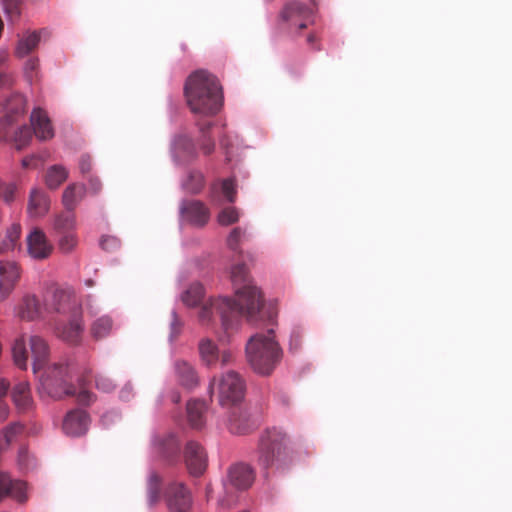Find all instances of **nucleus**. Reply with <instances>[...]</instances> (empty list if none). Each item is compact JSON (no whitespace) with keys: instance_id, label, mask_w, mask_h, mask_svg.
<instances>
[{"instance_id":"25","label":"nucleus","mask_w":512,"mask_h":512,"mask_svg":"<svg viewBox=\"0 0 512 512\" xmlns=\"http://www.w3.org/2000/svg\"><path fill=\"white\" fill-rule=\"evenodd\" d=\"M52 227L58 234L74 231L76 229V216L74 211L65 208L64 211L55 214Z\"/></svg>"},{"instance_id":"52","label":"nucleus","mask_w":512,"mask_h":512,"mask_svg":"<svg viewBox=\"0 0 512 512\" xmlns=\"http://www.w3.org/2000/svg\"><path fill=\"white\" fill-rule=\"evenodd\" d=\"M0 195H2L5 202L9 203L13 200L15 193V186L12 184L1 183Z\"/></svg>"},{"instance_id":"57","label":"nucleus","mask_w":512,"mask_h":512,"mask_svg":"<svg viewBox=\"0 0 512 512\" xmlns=\"http://www.w3.org/2000/svg\"><path fill=\"white\" fill-rule=\"evenodd\" d=\"M8 389L9 383L4 379H0V398L6 395Z\"/></svg>"},{"instance_id":"24","label":"nucleus","mask_w":512,"mask_h":512,"mask_svg":"<svg viewBox=\"0 0 512 512\" xmlns=\"http://www.w3.org/2000/svg\"><path fill=\"white\" fill-rule=\"evenodd\" d=\"M87 192L84 184L73 183L66 187L62 196V203L66 209L73 210L83 200Z\"/></svg>"},{"instance_id":"63","label":"nucleus","mask_w":512,"mask_h":512,"mask_svg":"<svg viewBox=\"0 0 512 512\" xmlns=\"http://www.w3.org/2000/svg\"><path fill=\"white\" fill-rule=\"evenodd\" d=\"M173 400H174L175 402H179V396H176Z\"/></svg>"},{"instance_id":"53","label":"nucleus","mask_w":512,"mask_h":512,"mask_svg":"<svg viewBox=\"0 0 512 512\" xmlns=\"http://www.w3.org/2000/svg\"><path fill=\"white\" fill-rule=\"evenodd\" d=\"M234 355L231 350L225 349L219 352V363L222 366L229 365L233 362Z\"/></svg>"},{"instance_id":"58","label":"nucleus","mask_w":512,"mask_h":512,"mask_svg":"<svg viewBox=\"0 0 512 512\" xmlns=\"http://www.w3.org/2000/svg\"><path fill=\"white\" fill-rule=\"evenodd\" d=\"M33 160H34L33 158H29V159L25 158V159H23V161H22L23 167L27 168V167L32 166Z\"/></svg>"},{"instance_id":"38","label":"nucleus","mask_w":512,"mask_h":512,"mask_svg":"<svg viewBox=\"0 0 512 512\" xmlns=\"http://www.w3.org/2000/svg\"><path fill=\"white\" fill-rule=\"evenodd\" d=\"M12 354H13L14 363L20 369H26L27 362H28V352H27L25 340L23 337H20L15 340L13 347H12Z\"/></svg>"},{"instance_id":"5","label":"nucleus","mask_w":512,"mask_h":512,"mask_svg":"<svg viewBox=\"0 0 512 512\" xmlns=\"http://www.w3.org/2000/svg\"><path fill=\"white\" fill-rule=\"evenodd\" d=\"M282 349L275 340L273 329L251 336L246 345V357L254 372L269 376L282 359Z\"/></svg>"},{"instance_id":"48","label":"nucleus","mask_w":512,"mask_h":512,"mask_svg":"<svg viewBox=\"0 0 512 512\" xmlns=\"http://www.w3.org/2000/svg\"><path fill=\"white\" fill-rule=\"evenodd\" d=\"M222 192H223L224 196L226 197V199L230 203H233L235 201L236 188H235V183L232 179H225L222 182Z\"/></svg>"},{"instance_id":"7","label":"nucleus","mask_w":512,"mask_h":512,"mask_svg":"<svg viewBox=\"0 0 512 512\" xmlns=\"http://www.w3.org/2000/svg\"><path fill=\"white\" fill-rule=\"evenodd\" d=\"M218 399L222 406L236 404L244 397L245 385L240 375L229 371L217 383Z\"/></svg>"},{"instance_id":"2","label":"nucleus","mask_w":512,"mask_h":512,"mask_svg":"<svg viewBox=\"0 0 512 512\" xmlns=\"http://www.w3.org/2000/svg\"><path fill=\"white\" fill-rule=\"evenodd\" d=\"M230 278L235 287L236 299L222 297L215 302V306L221 312L224 326L227 328L233 325L229 314L235 319L238 316H244L251 323L261 320L264 305L263 297L259 289L253 284L246 265L244 263L232 265Z\"/></svg>"},{"instance_id":"47","label":"nucleus","mask_w":512,"mask_h":512,"mask_svg":"<svg viewBox=\"0 0 512 512\" xmlns=\"http://www.w3.org/2000/svg\"><path fill=\"white\" fill-rule=\"evenodd\" d=\"M100 246L107 252H114L120 248V240L115 236L105 235L101 237Z\"/></svg>"},{"instance_id":"8","label":"nucleus","mask_w":512,"mask_h":512,"mask_svg":"<svg viewBox=\"0 0 512 512\" xmlns=\"http://www.w3.org/2000/svg\"><path fill=\"white\" fill-rule=\"evenodd\" d=\"M47 305L52 311L69 316L80 315L82 312L81 303L71 288H54L51 298L47 299Z\"/></svg>"},{"instance_id":"6","label":"nucleus","mask_w":512,"mask_h":512,"mask_svg":"<svg viewBox=\"0 0 512 512\" xmlns=\"http://www.w3.org/2000/svg\"><path fill=\"white\" fill-rule=\"evenodd\" d=\"M26 101L21 94L10 95L3 104L0 117V141L12 142L20 150L32 139V130L26 125L19 126L26 111Z\"/></svg>"},{"instance_id":"41","label":"nucleus","mask_w":512,"mask_h":512,"mask_svg":"<svg viewBox=\"0 0 512 512\" xmlns=\"http://www.w3.org/2000/svg\"><path fill=\"white\" fill-rule=\"evenodd\" d=\"M185 189L192 193L198 194L204 187V176L200 172H191L184 182Z\"/></svg>"},{"instance_id":"18","label":"nucleus","mask_w":512,"mask_h":512,"mask_svg":"<svg viewBox=\"0 0 512 512\" xmlns=\"http://www.w3.org/2000/svg\"><path fill=\"white\" fill-rule=\"evenodd\" d=\"M6 497L14 498L19 502L26 501V483L12 479L8 473L0 471V502Z\"/></svg>"},{"instance_id":"64","label":"nucleus","mask_w":512,"mask_h":512,"mask_svg":"<svg viewBox=\"0 0 512 512\" xmlns=\"http://www.w3.org/2000/svg\"><path fill=\"white\" fill-rule=\"evenodd\" d=\"M273 318V315L272 314H269V320L271 321Z\"/></svg>"},{"instance_id":"55","label":"nucleus","mask_w":512,"mask_h":512,"mask_svg":"<svg viewBox=\"0 0 512 512\" xmlns=\"http://www.w3.org/2000/svg\"><path fill=\"white\" fill-rule=\"evenodd\" d=\"M9 407L7 404L0 402V422L5 421L9 416Z\"/></svg>"},{"instance_id":"30","label":"nucleus","mask_w":512,"mask_h":512,"mask_svg":"<svg viewBox=\"0 0 512 512\" xmlns=\"http://www.w3.org/2000/svg\"><path fill=\"white\" fill-rule=\"evenodd\" d=\"M174 152L183 160H191L197 156L196 146L189 136H179L174 141Z\"/></svg>"},{"instance_id":"14","label":"nucleus","mask_w":512,"mask_h":512,"mask_svg":"<svg viewBox=\"0 0 512 512\" xmlns=\"http://www.w3.org/2000/svg\"><path fill=\"white\" fill-rule=\"evenodd\" d=\"M21 277V268L16 262L0 261V303L7 299Z\"/></svg>"},{"instance_id":"33","label":"nucleus","mask_w":512,"mask_h":512,"mask_svg":"<svg viewBox=\"0 0 512 512\" xmlns=\"http://www.w3.org/2000/svg\"><path fill=\"white\" fill-rule=\"evenodd\" d=\"M40 34L36 31L25 34L18 42L16 55L20 58L25 57L33 51L39 44Z\"/></svg>"},{"instance_id":"31","label":"nucleus","mask_w":512,"mask_h":512,"mask_svg":"<svg viewBox=\"0 0 512 512\" xmlns=\"http://www.w3.org/2000/svg\"><path fill=\"white\" fill-rule=\"evenodd\" d=\"M113 329V320L111 317L104 315L95 319L90 325L91 337L98 341L110 335Z\"/></svg>"},{"instance_id":"54","label":"nucleus","mask_w":512,"mask_h":512,"mask_svg":"<svg viewBox=\"0 0 512 512\" xmlns=\"http://www.w3.org/2000/svg\"><path fill=\"white\" fill-rule=\"evenodd\" d=\"M132 394H133L132 386L130 384H127L121 389L120 398L122 400L128 401L132 397Z\"/></svg>"},{"instance_id":"3","label":"nucleus","mask_w":512,"mask_h":512,"mask_svg":"<svg viewBox=\"0 0 512 512\" xmlns=\"http://www.w3.org/2000/svg\"><path fill=\"white\" fill-rule=\"evenodd\" d=\"M185 96L195 114L213 116L223 104L222 87L218 79L207 71H197L189 76L185 84Z\"/></svg>"},{"instance_id":"42","label":"nucleus","mask_w":512,"mask_h":512,"mask_svg":"<svg viewBox=\"0 0 512 512\" xmlns=\"http://www.w3.org/2000/svg\"><path fill=\"white\" fill-rule=\"evenodd\" d=\"M246 231L241 227H235L227 238V245L229 249L239 255H242V251L239 249L240 242L246 238Z\"/></svg>"},{"instance_id":"39","label":"nucleus","mask_w":512,"mask_h":512,"mask_svg":"<svg viewBox=\"0 0 512 512\" xmlns=\"http://www.w3.org/2000/svg\"><path fill=\"white\" fill-rule=\"evenodd\" d=\"M212 127V122H206L203 124H199V130L201 133V137L199 140L200 149L205 155H210L213 153L215 149V142L213 138L209 135V131Z\"/></svg>"},{"instance_id":"16","label":"nucleus","mask_w":512,"mask_h":512,"mask_svg":"<svg viewBox=\"0 0 512 512\" xmlns=\"http://www.w3.org/2000/svg\"><path fill=\"white\" fill-rule=\"evenodd\" d=\"M82 333V312L80 315L70 316L67 323H59L56 327V335L71 345H78L81 342Z\"/></svg>"},{"instance_id":"51","label":"nucleus","mask_w":512,"mask_h":512,"mask_svg":"<svg viewBox=\"0 0 512 512\" xmlns=\"http://www.w3.org/2000/svg\"><path fill=\"white\" fill-rule=\"evenodd\" d=\"M79 170L82 175H86L92 170V159L89 155H82L79 159Z\"/></svg>"},{"instance_id":"45","label":"nucleus","mask_w":512,"mask_h":512,"mask_svg":"<svg viewBox=\"0 0 512 512\" xmlns=\"http://www.w3.org/2000/svg\"><path fill=\"white\" fill-rule=\"evenodd\" d=\"M22 2L23 0H2L4 11L11 20L20 16Z\"/></svg>"},{"instance_id":"37","label":"nucleus","mask_w":512,"mask_h":512,"mask_svg":"<svg viewBox=\"0 0 512 512\" xmlns=\"http://www.w3.org/2000/svg\"><path fill=\"white\" fill-rule=\"evenodd\" d=\"M204 295V288L200 283L191 284L182 294V301L189 307L198 305Z\"/></svg>"},{"instance_id":"46","label":"nucleus","mask_w":512,"mask_h":512,"mask_svg":"<svg viewBox=\"0 0 512 512\" xmlns=\"http://www.w3.org/2000/svg\"><path fill=\"white\" fill-rule=\"evenodd\" d=\"M95 383H96L97 389L101 390L105 393L112 392L116 387V384L114 383V381L110 377L103 375V374H98L95 377Z\"/></svg>"},{"instance_id":"26","label":"nucleus","mask_w":512,"mask_h":512,"mask_svg":"<svg viewBox=\"0 0 512 512\" xmlns=\"http://www.w3.org/2000/svg\"><path fill=\"white\" fill-rule=\"evenodd\" d=\"M12 399L18 410L26 411L30 409L33 401L29 384L26 382L16 384L12 390Z\"/></svg>"},{"instance_id":"19","label":"nucleus","mask_w":512,"mask_h":512,"mask_svg":"<svg viewBox=\"0 0 512 512\" xmlns=\"http://www.w3.org/2000/svg\"><path fill=\"white\" fill-rule=\"evenodd\" d=\"M254 478L253 469L243 463L232 466L228 472L229 486L237 490L248 489L252 485Z\"/></svg>"},{"instance_id":"4","label":"nucleus","mask_w":512,"mask_h":512,"mask_svg":"<svg viewBox=\"0 0 512 512\" xmlns=\"http://www.w3.org/2000/svg\"><path fill=\"white\" fill-rule=\"evenodd\" d=\"M289 437L276 428L267 429L259 436L255 460L264 470L285 469L292 462Z\"/></svg>"},{"instance_id":"44","label":"nucleus","mask_w":512,"mask_h":512,"mask_svg":"<svg viewBox=\"0 0 512 512\" xmlns=\"http://www.w3.org/2000/svg\"><path fill=\"white\" fill-rule=\"evenodd\" d=\"M239 220V213L234 207L224 208L218 215V222L222 226H228Z\"/></svg>"},{"instance_id":"21","label":"nucleus","mask_w":512,"mask_h":512,"mask_svg":"<svg viewBox=\"0 0 512 512\" xmlns=\"http://www.w3.org/2000/svg\"><path fill=\"white\" fill-rule=\"evenodd\" d=\"M181 211L188 221L197 226H204L210 217L209 209L197 200L184 202Z\"/></svg>"},{"instance_id":"34","label":"nucleus","mask_w":512,"mask_h":512,"mask_svg":"<svg viewBox=\"0 0 512 512\" xmlns=\"http://www.w3.org/2000/svg\"><path fill=\"white\" fill-rule=\"evenodd\" d=\"M24 433V425L20 422H12L0 430V436L3 445L8 448L12 443L16 442Z\"/></svg>"},{"instance_id":"56","label":"nucleus","mask_w":512,"mask_h":512,"mask_svg":"<svg viewBox=\"0 0 512 512\" xmlns=\"http://www.w3.org/2000/svg\"><path fill=\"white\" fill-rule=\"evenodd\" d=\"M11 76L7 72H0V87L10 85Z\"/></svg>"},{"instance_id":"29","label":"nucleus","mask_w":512,"mask_h":512,"mask_svg":"<svg viewBox=\"0 0 512 512\" xmlns=\"http://www.w3.org/2000/svg\"><path fill=\"white\" fill-rule=\"evenodd\" d=\"M21 235V226L18 223L12 224L6 231L5 235L0 237V254L13 251L19 247Z\"/></svg>"},{"instance_id":"59","label":"nucleus","mask_w":512,"mask_h":512,"mask_svg":"<svg viewBox=\"0 0 512 512\" xmlns=\"http://www.w3.org/2000/svg\"><path fill=\"white\" fill-rule=\"evenodd\" d=\"M316 41V36L314 34H309L307 37V43L312 45Z\"/></svg>"},{"instance_id":"50","label":"nucleus","mask_w":512,"mask_h":512,"mask_svg":"<svg viewBox=\"0 0 512 512\" xmlns=\"http://www.w3.org/2000/svg\"><path fill=\"white\" fill-rule=\"evenodd\" d=\"M102 190V182L97 176L91 175L88 178V191L92 195H97Z\"/></svg>"},{"instance_id":"11","label":"nucleus","mask_w":512,"mask_h":512,"mask_svg":"<svg viewBox=\"0 0 512 512\" xmlns=\"http://www.w3.org/2000/svg\"><path fill=\"white\" fill-rule=\"evenodd\" d=\"M28 255L34 260L42 261L49 258L54 250L45 232L34 227L26 237Z\"/></svg>"},{"instance_id":"40","label":"nucleus","mask_w":512,"mask_h":512,"mask_svg":"<svg viewBox=\"0 0 512 512\" xmlns=\"http://www.w3.org/2000/svg\"><path fill=\"white\" fill-rule=\"evenodd\" d=\"M220 298L218 299H215L211 302L210 306H203L202 309L200 310V313H199V318L201 321H208L213 313V311L215 310L219 315H220V318H222V315H221V312L217 309V307L215 306V302H217ZM230 316V321L233 322V325L229 326V327H225L224 324H223V319H221V322H222V326L223 328L225 329V331H229V330H232L239 322V319L241 316H238L237 319H235L231 314H229Z\"/></svg>"},{"instance_id":"9","label":"nucleus","mask_w":512,"mask_h":512,"mask_svg":"<svg viewBox=\"0 0 512 512\" xmlns=\"http://www.w3.org/2000/svg\"><path fill=\"white\" fill-rule=\"evenodd\" d=\"M312 13L313 11L310 7L300 2L292 1L285 5L280 17L286 24L289 32L296 34L298 31L307 28Z\"/></svg>"},{"instance_id":"20","label":"nucleus","mask_w":512,"mask_h":512,"mask_svg":"<svg viewBox=\"0 0 512 512\" xmlns=\"http://www.w3.org/2000/svg\"><path fill=\"white\" fill-rule=\"evenodd\" d=\"M30 122L35 136L42 141L50 140L54 137V130L47 113L40 109H34L30 116Z\"/></svg>"},{"instance_id":"43","label":"nucleus","mask_w":512,"mask_h":512,"mask_svg":"<svg viewBox=\"0 0 512 512\" xmlns=\"http://www.w3.org/2000/svg\"><path fill=\"white\" fill-rule=\"evenodd\" d=\"M61 237L58 241V248L63 253L72 252L76 246L78 245V237L77 235L71 231L66 233H60Z\"/></svg>"},{"instance_id":"32","label":"nucleus","mask_w":512,"mask_h":512,"mask_svg":"<svg viewBox=\"0 0 512 512\" xmlns=\"http://www.w3.org/2000/svg\"><path fill=\"white\" fill-rule=\"evenodd\" d=\"M205 403L200 400H193L187 403V416L193 428H201L204 424Z\"/></svg>"},{"instance_id":"36","label":"nucleus","mask_w":512,"mask_h":512,"mask_svg":"<svg viewBox=\"0 0 512 512\" xmlns=\"http://www.w3.org/2000/svg\"><path fill=\"white\" fill-rule=\"evenodd\" d=\"M147 499L149 506H154L161 499V478L156 472H152L148 478Z\"/></svg>"},{"instance_id":"60","label":"nucleus","mask_w":512,"mask_h":512,"mask_svg":"<svg viewBox=\"0 0 512 512\" xmlns=\"http://www.w3.org/2000/svg\"><path fill=\"white\" fill-rule=\"evenodd\" d=\"M233 501H226L224 499L220 500L219 501V504L222 506V507H229L231 504H232Z\"/></svg>"},{"instance_id":"12","label":"nucleus","mask_w":512,"mask_h":512,"mask_svg":"<svg viewBox=\"0 0 512 512\" xmlns=\"http://www.w3.org/2000/svg\"><path fill=\"white\" fill-rule=\"evenodd\" d=\"M184 461L192 476H200L207 468V453L200 443L189 441L184 448Z\"/></svg>"},{"instance_id":"62","label":"nucleus","mask_w":512,"mask_h":512,"mask_svg":"<svg viewBox=\"0 0 512 512\" xmlns=\"http://www.w3.org/2000/svg\"><path fill=\"white\" fill-rule=\"evenodd\" d=\"M215 385H216V382H215V379H214V380H213V382H212V383H211V385H210V387H211V389H212V390H214Z\"/></svg>"},{"instance_id":"49","label":"nucleus","mask_w":512,"mask_h":512,"mask_svg":"<svg viewBox=\"0 0 512 512\" xmlns=\"http://www.w3.org/2000/svg\"><path fill=\"white\" fill-rule=\"evenodd\" d=\"M39 66V61L37 58H31L27 60L25 63V73L27 78L32 81L33 78L36 76V71Z\"/></svg>"},{"instance_id":"23","label":"nucleus","mask_w":512,"mask_h":512,"mask_svg":"<svg viewBox=\"0 0 512 512\" xmlns=\"http://www.w3.org/2000/svg\"><path fill=\"white\" fill-rule=\"evenodd\" d=\"M18 315L23 320L32 321L38 319L42 315V306L34 295H27L23 298Z\"/></svg>"},{"instance_id":"13","label":"nucleus","mask_w":512,"mask_h":512,"mask_svg":"<svg viewBox=\"0 0 512 512\" xmlns=\"http://www.w3.org/2000/svg\"><path fill=\"white\" fill-rule=\"evenodd\" d=\"M165 498L171 512H187L192 504L191 494L181 482L170 483Z\"/></svg>"},{"instance_id":"28","label":"nucleus","mask_w":512,"mask_h":512,"mask_svg":"<svg viewBox=\"0 0 512 512\" xmlns=\"http://www.w3.org/2000/svg\"><path fill=\"white\" fill-rule=\"evenodd\" d=\"M199 354L201 360L209 367H214L219 363V349L216 344L208 339H202L199 342Z\"/></svg>"},{"instance_id":"27","label":"nucleus","mask_w":512,"mask_h":512,"mask_svg":"<svg viewBox=\"0 0 512 512\" xmlns=\"http://www.w3.org/2000/svg\"><path fill=\"white\" fill-rule=\"evenodd\" d=\"M175 371L180 384L186 388L197 385L198 377L194 368L186 361H176Z\"/></svg>"},{"instance_id":"10","label":"nucleus","mask_w":512,"mask_h":512,"mask_svg":"<svg viewBox=\"0 0 512 512\" xmlns=\"http://www.w3.org/2000/svg\"><path fill=\"white\" fill-rule=\"evenodd\" d=\"M226 426L232 434L245 435L253 432L258 427V422L246 409L234 405L228 411Z\"/></svg>"},{"instance_id":"17","label":"nucleus","mask_w":512,"mask_h":512,"mask_svg":"<svg viewBox=\"0 0 512 512\" xmlns=\"http://www.w3.org/2000/svg\"><path fill=\"white\" fill-rule=\"evenodd\" d=\"M153 447L155 453L169 463L177 459L180 450L179 442L173 434L156 435L153 439Z\"/></svg>"},{"instance_id":"61","label":"nucleus","mask_w":512,"mask_h":512,"mask_svg":"<svg viewBox=\"0 0 512 512\" xmlns=\"http://www.w3.org/2000/svg\"><path fill=\"white\" fill-rule=\"evenodd\" d=\"M173 318H174V321L172 323V326H173V330L175 329V325H176V322H177V317H176V313L173 312Z\"/></svg>"},{"instance_id":"22","label":"nucleus","mask_w":512,"mask_h":512,"mask_svg":"<svg viewBox=\"0 0 512 512\" xmlns=\"http://www.w3.org/2000/svg\"><path fill=\"white\" fill-rule=\"evenodd\" d=\"M50 207L49 197L42 191L38 189H33L30 193L29 203H28V214L31 217H41L44 216Z\"/></svg>"},{"instance_id":"35","label":"nucleus","mask_w":512,"mask_h":512,"mask_svg":"<svg viewBox=\"0 0 512 512\" xmlns=\"http://www.w3.org/2000/svg\"><path fill=\"white\" fill-rule=\"evenodd\" d=\"M68 177L67 170L61 165L51 166L45 176L46 185L50 189L58 188Z\"/></svg>"},{"instance_id":"15","label":"nucleus","mask_w":512,"mask_h":512,"mask_svg":"<svg viewBox=\"0 0 512 512\" xmlns=\"http://www.w3.org/2000/svg\"><path fill=\"white\" fill-rule=\"evenodd\" d=\"M90 423L89 415L82 409H74L69 411L62 424V429L66 435L81 436L88 430Z\"/></svg>"},{"instance_id":"1","label":"nucleus","mask_w":512,"mask_h":512,"mask_svg":"<svg viewBox=\"0 0 512 512\" xmlns=\"http://www.w3.org/2000/svg\"><path fill=\"white\" fill-rule=\"evenodd\" d=\"M29 343L33 359V372L37 374L44 370L40 377V384L49 396L53 398L76 396L78 403L82 405H89L94 401V395L84 389V385L91 374L90 370L85 369L77 378L80 387L77 392L76 387L72 385L74 365L71 363H55L46 367L49 356L47 342L39 336H31Z\"/></svg>"}]
</instances>
